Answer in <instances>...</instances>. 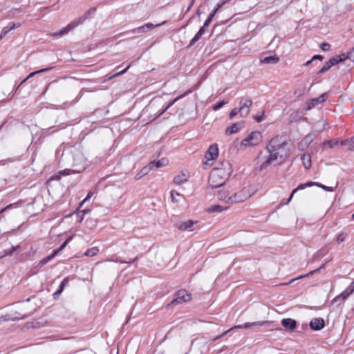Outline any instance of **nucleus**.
Returning <instances> with one entry per match:
<instances>
[{
	"label": "nucleus",
	"mask_w": 354,
	"mask_h": 354,
	"mask_svg": "<svg viewBox=\"0 0 354 354\" xmlns=\"http://www.w3.org/2000/svg\"><path fill=\"white\" fill-rule=\"evenodd\" d=\"M288 142L283 136L278 135L272 138L266 147L268 155L261 160V171L268 168L274 161L279 159L283 162L290 156V151L287 148Z\"/></svg>",
	"instance_id": "nucleus-1"
},
{
	"label": "nucleus",
	"mask_w": 354,
	"mask_h": 354,
	"mask_svg": "<svg viewBox=\"0 0 354 354\" xmlns=\"http://www.w3.org/2000/svg\"><path fill=\"white\" fill-rule=\"evenodd\" d=\"M232 173V168L228 161L222 162V167H216L212 170L208 183L212 188L223 186Z\"/></svg>",
	"instance_id": "nucleus-2"
},
{
	"label": "nucleus",
	"mask_w": 354,
	"mask_h": 354,
	"mask_svg": "<svg viewBox=\"0 0 354 354\" xmlns=\"http://www.w3.org/2000/svg\"><path fill=\"white\" fill-rule=\"evenodd\" d=\"M63 156L65 160H73V172L80 173L85 169L86 159L80 151L75 149L70 153H64Z\"/></svg>",
	"instance_id": "nucleus-3"
},
{
	"label": "nucleus",
	"mask_w": 354,
	"mask_h": 354,
	"mask_svg": "<svg viewBox=\"0 0 354 354\" xmlns=\"http://www.w3.org/2000/svg\"><path fill=\"white\" fill-rule=\"evenodd\" d=\"M252 195L249 187H243L227 198V204L232 205L244 202Z\"/></svg>",
	"instance_id": "nucleus-4"
},
{
	"label": "nucleus",
	"mask_w": 354,
	"mask_h": 354,
	"mask_svg": "<svg viewBox=\"0 0 354 354\" xmlns=\"http://www.w3.org/2000/svg\"><path fill=\"white\" fill-rule=\"evenodd\" d=\"M262 140L261 133L259 131L251 132L245 139L241 142V149H245L249 147L258 145Z\"/></svg>",
	"instance_id": "nucleus-5"
},
{
	"label": "nucleus",
	"mask_w": 354,
	"mask_h": 354,
	"mask_svg": "<svg viewBox=\"0 0 354 354\" xmlns=\"http://www.w3.org/2000/svg\"><path fill=\"white\" fill-rule=\"evenodd\" d=\"M270 324V322L268 321H260V322H252V323H246L244 324L236 325V326H234V327H232L230 329L226 330L225 332L222 333L221 335L216 337L215 338L213 339V340L216 341V340L218 339L220 337L224 336L229 331H230L231 330H233L234 328L248 329V328H250L252 327L267 326V325H269Z\"/></svg>",
	"instance_id": "nucleus-6"
},
{
	"label": "nucleus",
	"mask_w": 354,
	"mask_h": 354,
	"mask_svg": "<svg viewBox=\"0 0 354 354\" xmlns=\"http://www.w3.org/2000/svg\"><path fill=\"white\" fill-rule=\"evenodd\" d=\"M192 299V295L185 290H180L175 293L174 299L168 304L169 306L176 304H182L189 301Z\"/></svg>",
	"instance_id": "nucleus-7"
},
{
	"label": "nucleus",
	"mask_w": 354,
	"mask_h": 354,
	"mask_svg": "<svg viewBox=\"0 0 354 354\" xmlns=\"http://www.w3.org/2000/svg\"><path fill=\"white\" fill-rule=\"evenodd\" d=\"M241 115L246 117L250 113V107L252 105V101L250 98H241L239 102Z\"/></svg>",
	"instance_id": "nucleus-8"
},
{
	"label": "nucleus",
	"mask_w": 354,
	"mask_h": 354,
	"mask_svg": "<svg viewBox=\"0 0 354 354\" xmlns=\"http://www.w3.org/2000/svg\"><path fill=\"white\" fill-rule=\"evenodd\" d=\"M316 136L313 133H309L306 135L302 140L299 142L298 144V149L300 151H304L305 149H306L309 145L314 140Z\"/></svg>",
	"instance_id": "nucleus-9"
},
{
	"label": "nucleus",
	"mask_w": 354,
	"mask_h": 354,
	"mask_svg": "<svg viewBox=\"0 0 354 354\" xmlns=\"http://www.w3.org/2000/svg\"><path fill=\"white\" fill-rule=\"evenodd\" d=\"M198 221L188 220L186 221L179 222L176 224V227L182 231H193L195 229L193 227L194 224H197Z\"/></svg>",
	"instance_id": "nucleus-10"
},
{
	"label": "nucleus",
	"mask_w": 354,
	"mask_h": 354,
	"mask_svg": "<svg viewBox=\"0 0 354 354\" xmlns=\"http://www.w3.org/2000/svg\"><path fill=\"white\" fill-rule=\"evenodd\" d=\"M354 292V283L352 282L346 289L341 294L334 298L333 301H337L339 299L344 301Z\"/></svg>",
	"instance_id": "nucleus-11"
},
{
	"label": "nucleus",
	"mask_w": 354,
	"mask_h": 354,
	"mask_svg": "<svg viewBox=\"0 0 354 354\" xmlns=\"http://www.w3.org/2000/svg\"><path fill=\"white\" fill-rule=\"evenodd\" d=\"M218 155V148L216 144H213L210 145L207 151L205 154V158L207 160H212L216 159Z\"/></svg>",
	"instance_id": "nucleus-12"
},
{
	"label": "nucleus",
	"mask_w": 354,
	"mask_h": 354,
	"mask_svg": "<svg viewBox=\"0 0 354 354\" xmlns=\"http://www.w3.org/2000/svg\"><path fill=\"white\" fill-rule=\"evenodd\" d=\"M325 100H326V93H323L321 95H319L318 97L314 98V99H312V100H309L306 103L307 107H306V109L307 111H309L311 109H313V108L315 107L316 106H317L319 104L324 102Z\"/></svg>",
	"instance_id": "nucleus-13"
},
{
	"label": "nucleus",
	"mask_w": 354,
	"mask_h": 354,
	"mask_svg": "<svg viewBox=\"0 0 354 354\" xmlns=\"http://www.w3.org/2000/svg\"><path fill=\"white\" fill-rule=\"evenodd\" d=\"M310 327L313 330H319L325 326V322L323 318H314L310 322Z\"/></svg>",
	"instance_id": "nucleus-14"
},
{
	"label": "nucleus",
	"mask_w": 354,
	"mask_h": 354,
	"mask_svg": "<svg viewBox=\"0 0 354 354\" xmlns=\"http://www.w3.org/2000/svg\"><path fill=\"white\" fill-rule=\"evenodd\" d=\"M282 326L287 330H293L297 326V322L290 318L283 319L281 320Z\"/></svg>",
	"instance_id": "nucleus-15"
},
{
	"label": "nucleus",
	"mask_w": 354,
	"mask_h": 354,
	"mask_svg": "<svg viewBox=\"0 0 354 354\" xmlns=\"http://www.w3.org/2000/svg\"><path fill=\"white\" fill-rule=\"evenodd\" d=\"M162 24H157L156 25L153 26V24H145V25L136 28L133 30L134 33H142V32H146L149 30H151L153 28L157 27Z\"/></svg>",
	"instance_id": "nucleus-16"
},
{
	"label": "nucleus",
	"mask_w": 354,
	"mask_h": 354,
	"mask_svg": "<svg viewBox=\"0 0 354 354\" xmlns=\"http://www.w3.org/2000/svg\"><path fill=\"white\" fill-rule=\"evenodd\" d=\"M75 27V24H68V25L60 30L58 32H55L52 35L55 37H62L67 33H68L71 30H72Z\"/></svg>",
	"instance_id": "nucleus-17"
},
{
	"label": "nucleus",
	"mask_w": 354,
	"mask_h": 354,
	"mask_svg": "<svg viewBox=\"0 0 354 354\" xmlns=\"http://www.w3.org/2000/svg\"><path fill=\"white\" fill-rule=\"evenodd\" d=\"M314 185V182H312V181H310V182H307L306 183H302V184H300L291 193L286 204L289 203L290 201L292 200V197H293V195L295 194V193H296L298 190H301V189H304L306 187H312Z\"/></svg>",
	"instance_id": "nucleus-18"
},
{
	"label": "nucleus",
	"mask_w": 354,
	"mask_h": 354,
	"mask_svg": "<svg viewBox=\"0 0 354 354\" xmlns=\"http://www.w3.org/2000/svg\"><path fill=\"white\" fill-rule=\"evenodd\" d=\"M230 1V0H221V1L217 4L216 7L214 10L209 14L208 17L205 20V22H211L214 15L220 9L224 4Z\"/></svg>",
	"instance_id": "nucleus-19"
},
{
	"label": "nucleus",
	"mask_w": 354,
	"mask_h": 354,
	"mask_svg": "<svg viewBox=\"0 0 354 354\" xmlns=\"http://www.w3.org/2000/svg\"><path fill=\"white\" fill-rule=\"evenodd\" d=\"M243 127L241 123H234L230 127L226 129L225 133L226 135H231L233 133H236L240 131V129Z\"/></svg>",
	"instance_id": "nucleus-20"
},
{
	"label": "nucleus",
	"mask_w": 354,
	"mask_h": 354,
	"mask_svg": "<svg viewBox=\"0 0 354 354\" xmlns=\"http://www.w3.org/2000/svg\"><path fill=\"white\" fill-rule=\"evenodd\" d=\"M191 91H189L184 93L183 95H181L180 96L176 97L174 98L167 106H165L156 116V118L160 117L161 115H162L170 106H171L174 103H176L178 100L185 96L187 93H190Z\"/></svg>",
	"instance_id": "nucleus-21"
},
{
	"label": "nucleus",
	"mask_w": 354,
	"mask_h": 354,
	"mask_svg": "<svg viewBox=\"0 0 354 354\" xmlns=\"http://www.w3.org/2000/svg\"><path fill=\"white\" fill-rule=\"evenodd\" d=\"M96 9L95 8H91L88 11H86L82 17L79 18L78 22H83L86 20H91L92 19L91 15H93L95 12Z\"/></svg>",
	"instance_id": "nucleus-22"
},
{
	"label": "nucleus",
	"mask_w": 354,
	"mask_h": 354,
	"mask_svg": "<svg viewBox=\"0 0 354 354\" xmlns=\"http://www.w3.org/2000/svg\"><path fill=\"white\" fill-rule=\"evenodd\" d=\"M337 64V61L335 59L330 58L324 66L319 70V73H323L329 70L332 66Z\"/></svg>",
	"instance_id": "nucleus-23"
},
{
	"label": "nucleus",
	"mask_w": 354,
	"mask_h": 354,
	"mask_svg": "<svg viewBox=\"0 0 354 354\" xmlns=\"http://www.w3.org/2000/svg\"><path fill=\"white\" fill-rule=\"evenodd\" d=\"M19 26L17 25L16 24H9L7 26L4 27L0 34V40L4 36H6L10 31H11L12 30H14L15 28H17Z\"/></svg>",
	"instance_id": "nucleus-24"
},
{
	"label": "nucleus",
	"mask_w": 354,
	"mask_h": 354,
	"mask_svg": "<svg viewBox=\"0 0 354 354\" xmlns=\"http://www.w3.org/2000/svg\"><path fill=\"white\" fill-rule=\"evenodd\" d=\"M230 192L227 189H222L218 191L217 197L218 200L224 201L227 203V198H230Z\"/></svg>",
	"instance_id": "nucleus-25"
},
{
	"label": "nucleus",
	"mask_w": 354,
	"mask_h": 354,
	"mask_svg": "<svg viewBox=\"0 0 354 354\" xmlns=\"http://www.w3.org/2000/svg\"><path fill=\"white\" fill-rule=\"evenodd\" d=\"M187 181V176H186V174L182 173L178 176H176L174 178V183L176 184V185H182L185 183H186Z\"/></svg>",
	"instance_id": "nucleus-26"
},
{
	"label": "nucleus",
	"mask_w": 354,
	"mask_h": 354,
	"mask_svg": "<svg viewBox=\"0 0 354 354\" xmlns=\"http://www.w3.org/2000/svg\"><path fill=\"white\" fill-rule=\"evenodd\" d=\"M301 160L306 169H309L311 167V156L309 153H304L301 157Z\"/></svg>",
	"instance_id": "nucleus-27"
},
{
	"label": "nucleus",
	"mask_w": 354,
	"mask_h": 354,
	"mask_svg": "<svg viewBox=\"0 0 354 354\" xmlns=\"http://www.w3.org/2000/svg\"><path fill=\"white\" fill-rule=\"evenodd\" d=\"M69 279L68 277H66L61 282L59 289L54 293V297H57L59 296L63 292L64 287L68 283Z\"/></svg>",
	"instance_id": "nucleus-28"
},
{
	"label": "nucleus",
	"mask_w": 354,
	"mask_h": 354,
	"mask_svg": "<svg viewBox=\"0 0 354 354\" xmlns=\"http://www.w3.org/2000/svg\"><path fill=\"white\" fill-rule=\"evenodd\" d=\"M58 254H59V251H54V252L52 254L47 256L46 257L44 258L43 259H41L39 261V266H41V267L44 266L47 263H48L50 260L54 259Z\"/></svg>",
	"instance_id": "nucleus-29"
},
{
	"label": "nucleus",
	"mask_w": 354,
	"mask_h": 354,
	"mask_svg": "<svg viewBox=\"0 0 354 354\" xmlns=\"http://www.w3.org/2000/svg\"><path fill=\"white\" fill-rule=\"evenodd\" d=\"M229 207H223L220 205H214L207 209V212H222L223 211L227 210Z\"/></svg>",
	"instance_id": "nucleus-30"
},
{
	"label": "nucleus",
	"mask_w": 354,
	"mask_h": 354,
	"mask_svg": "<svg viewBox=\"0 0 354 354\" xmlns=\"http://www.w3.org/2000/svg\"><path fill=\"white\" fill-rule=\"evenodd\" d=\"M52 68H53V67H48V68H43V69H41V70H39V71L30 73L28 75V77L21 82V84H23L24 82H26L27 80L30 79V77H34L35 75L39 74V73H44V72H46V71H48L51 70Z\"/></svg>",
	"instance_id": "nucleus-31"
},
{
	"label": "nucleus",
	"mask_w": 354,
	"mask_h": 354,
	"mask_svg": "<svg viewBox=\"0 0 354 354\" xmlns=\"http://www.w3.org/2000/svg\"><path fill=\"white\" fill-rule=\"evenodd\" d=\"M279 57L276 56H269L263 58V59L261 60V62L265 64H276L279 62Z\"/></svg>",
	"instance_id": "nucleus-32"
},
{
	"label": "nucleus",
	"mask_w": 354,
	"mask_h": 354,
	"mask_svg": "<svg viewBox=\"0 0 354 354\" xmlns=\"http://www.w3.org/2000/svg\"><path fill=\"white\" fill-rule=\"evenodd\" d=\"M99 252V248L97 247H93L91 248H89L87 250L85 253L84 256L86 257H94Z\"/></svg>",
	"instance_id": "nucleus-33"
},
{
	"label": "nucleus",
	"mask_w": 354,
	"mask_h": 354,
	"mask_svg": "<svg viewBox=\"0 0 354 354\" xmlns=\"http://www.w3.org/2000/svg\"><path fill=\"white\" fill-rule=\"evenodd\" d=\"M170 194H171V201L175 203L178 202L179 201L178 198L182 196L181 194H180L178 192H176L175 190H171Z\"/></svg>",
	"instance_id": "nucleus-34"
},
{
	"label": "nucleus",
	"mask_w": 354,
	"mask_h": 354,
	"mask_svg": "<svg viewBox=\"0 0 354 354\" xmlns=\"http://www.w3.org/2000/svg\"><path fill=\"white\" fill-rule=\"evenodd\" d=\"M324 146H327L328 148H333L335 146L339 145L338 140H327L323 142Z\"/></svg>",
	"instance_id": "nucleus-35"
},
{
	"label": "nucleus",
	"mask_w": 354,
	"mask_h": 354,
	"mask_svg": "<svg viewBox=\"0 0 354 354\" xmlns=\"http://www.w3.org/2000/svg\"><path fill=\"white\" fill-rule=\"evenodd\" d=\"M153 165L154 162H150L148 165H147L146 167H143L141 169L140 173L142 175H146L151 169H152V168L153 167Z\"/></svg>",
	"instance_id": "nucleus-36"
},
{
	"label": "nucleus",
	"mask_w": 354,
	"mask_h": 354,
	"mask_svg": "<svg viewBox=\"0 0 354 354\" xmlns=\"http://www.w3.org/2000/svg\"><path fill=\"white\" fill-rule=\"evenodd\" d=\"M23 318H24V316H22V317L15 316V317H8L7 316L1 317H0V324L1 323L2 321L16 320V319H23Z\"/></svg>",
	"instance_id": "nucleus-37"
},
{
	"label": "nucleus",
	"mask_w": 354,
	"mask_h": 354,
	"mask_svg": "<svg viewBox=\"0 0 354 354\" xmlns=\"http://www.w3.org/2000/svg\"><path fill=\"white\" fill-rule=\"evenodd\" d=\"M153 162H154L153 166H155L157 168H159V167H161L167 164V161L165 159H161L156 162L153 161Z\"/></svg>",
	"instance_id": "nucleus-38"
},
{
	"label": "nucleus",
	"mask_w": 354,
	"mask_h": 354,
	"mask_svg": "<svg viewBox=\"0 0 354 354\" xmlns=\"http://www.w3.org/2000/svg\"><path fill=\"white\" fill-rule=\"evenodd\" d=\"M314 185L317 186V187H319L327 192H333V188L332 187H327L324 185H322V184H320L319 183H315L314 182Z\"/></svg>",
	"instance_id": "nucleus-39"
},
{
	"label": "nucleus",
	"mask_w": 354,
	"mask_h": 354,
	"mask_svg": "<svg viewBox=\"0 0 354 354\" xmlns=\"http://www.w3.org/2000/svg\"><path fill=\"white\" fill-rule=\"evenodd\" d=\"M322 268H323V266H322V267H320L319 268H317V269H316V270H315L310 271L309 273L306 274V275H301V276H300V277H297V278H295V279H292V280L289 282V283H291L292 282H293L294 281H295V280H297V279H302V278H304V277H306V276H309V275H310V274H313V273L318 272V271H319L320 269H322Z\"/></svg>",
	"instance_id": "nucleus-40"
},
{
	"label": "nucleus",
	"mask_w": 354,
	"mask_h": 354,
	"mask_svg": "<svg viewBox=\"0 0 354 354\" xmlns=\"http://www.w3.org/2000/svg\"><path fill=\"white\" fill-rule=\"evenodd\" d=\"M225 104H227V102H225L223 100L221 101L218 103L214 104L212 106V109L214 111H217V110L220 109L221 108H222Z\"/></svg>",
	"instance_id": "nucleus-41"
},
{
	"label": "nucleus",
	"mask_w": 354,
	"mask_h": 354,
	"mask_svg": "<svg viewBox=\"0 0 354 354\" xmlns=\"http://www.w3.org/2000/svg\"><path fill=\"white\" fill-rule=\"evenodd\" d=\"M332 58L335 59L337 61V64H338L339 62H343L346 59H347L348 58V55H345L344 54H342V55H339L338 56H336V57H332Z\"/></svg>",
	"instance_id": "nucleus-42"
},
{
	"label": "nucleus",
	"mask_w": 354,
	"mask_h": 354,
	"mask_svg": "<svg viewBox=\"0 0 354 354\" xmlns=\"http://www.w3.org/2000/svg\"><path fill=\"white\" fill-rule=\"evenodd\" d=\"M136 259H137V258H135L132 261H124L120 260L118 258H116L115 259H107L106 261H115V262H119V263H131L132 262H134Z\"/></svg>",
	"instance_id": "nucleus-43"
},
{
	"label": "nucleus",
	"mask_w": 354,
	"mask_h": 354,
	"mask_svg": "<svg viewBox=\"0 0 354 354\" xmlns=\"http://www.w3.org/2000/svg\"><path fill=\"white\" fill-rule=\"evenodd\" d=\"M93 195V192L90 191L88 192L86 197L80 203L79 207H81L83 204L86 202L88 200H89Z\"/></svg>",
	"instance_id": "nucleus-44"
},
{
	"label": "nucleus",
	"mask_w": 354,
	"mask_h": 354,
	"mask_svg": "<svg viewBox=\"0 0 354 354\" xmlns=\"http://www.w3.org/2000/svg\"><path fill=\"white\" fill-rule=\"evenodd\" d=\"M239 113H241V111L239 108H234L233 109L230 113V118L232 119L234 117H235Z\"/></svg>",
	"instance_id": "nucleus-45"
},
{
	"label": "nucleus",
	"mask_w": 354,
	"mask_h": 354,
	"mask_svg": "<svg viewBox=\"0 0 354 354\" xmlns=\"http://www.w3.org/2000/svg\"><path fill=\"white\" fill-rule=\"evenodd\" d=\"M346 237V234L344 233H340L338 234L337 237V241L339 243H342L344 241Z\"/></svg>",
	"instance_id": "nucleus-46"
},
{
	"label": "nucleus",
	"mask_w": 354,
	"mask_h": 354,
	"mask_svg": "<svg viewBox=\"0 0 354 354\" xmlns=\"http://www.w3.org/2000/svg\"><path fill=\"white\" fill-rule=\"evenodd\" d=\"M348 147L349 150L354 151V136L348 139Z\"/></svg>",
	"instance_id": "nucleus-47"
},
{
	"label": "nucleus",
	"mask_w": 354,
	"mask_h": 354,
	"mask_svg": "<svg viewBox=\"0 0 354 354\" xmlns=\"http://www.w3.org/2000/svg\"><path fill=\"white\" fill-rule=\"evenodd\" d=\"M201 36L202 35L201 34V32H198L192 39L190 45H193L196 41H198L201 38Z\"/></svg>",
	"instance_id": "nucleus-48"
},
{
	"label": "nucleus",
	"mask_w": 354,
	"mask_h": 354,
	"mask_svg": "<svg viewBox=\"0 0 354 354\" xmlns=\"http://www.w3.org/2000/svg\"><path fill=\"white\" fill-rule=\"evenodd\" d=\"M131 65H129L126 68H124V70L122 71H117L114 75H113L111 77H115V76H118V75H122L124 73H125L128 69L130 68Z\"/></svg>",
	"instance_id": "nucleus-49"
},
{
	"label": "nucleus",
	"mask_w": 354,
	"mask_h": 354,
	"mask_svg": "<svg viewBox=\"0 0 354 354\" xmlns=\"http://www.w3.org/2000/svg\"><path fill=\"white\" fill-rule=\"evenodd\" d=\"M330 45L328 43H323L322 45H321V48L323 50L326 51V50H328L330 49Z\"/></svg>",
	"instance_id": "nucleus-50"
},
{
	"label": "nucleus",
	"mask_w": 354,
	"mask_h": 354,
	"mask_svg": "<svg viewBox=\"0 0 354 354\" xmlns=\"http://www.w3.org/2000/svg\"><path fill=\"white\" fill-rule=\"evenodd\" d=\"M71 240V238L68 239L66 241H65L62 246L59 248V249L57 250L56 251H59V253L66 246V245L68 243L69 241Z\"/></svg>",
	"instance_id": "nucleus-51"
},
{
	"label": "nucleus",
	"mask_w": 354,
	"mask_h": 354,
	"mask_svg": "<svg viewBox=\"0 0 354 354\" xmlns=\"http://www.w3.org/2000/svg\"><path fill=\"white\" fill-rule=\"evenodd\" d=\"M348 59L354 62V48L348 53Z\"/></svg>",
	"instance_id": "nucleus-52"
},
{
	"label": "nucleus",
	"mask_w": 354,
	"mask_h": 354,
	"mask_svg": "<svg viewBox=\"0 0 354 354\" xmlns=\"http://www.w3.org/2000/svg\"><path fill=\"white\" fill-rule=\"evenodd\" d=\"M12 250H4L3 252V253L1 254L2 256H3V258L6 257V256H11L12 254Z\"/></svg>",
	"instance_id": "nucleus-53"
},
{
	"label": "nucleus",
	"mask_w": 354,
	"mask_h": 354,
	"mask_svg": "<svg viewBox=\"0 0 354 354\" xmlns=\"http://www.w3.org/2000/svg\"><path fill=\"white\" fill-rule=\"evenodd\" d=\"M263 113L261 115H256V116H254V118L258 122H260L263 120Z\"/></svg>",
	"instance_id": "nucleus-54"
},
{
	"label": "nucleus",
	"mask_w": 354,
	"mask_h": 354,
	"mask_svg": "<svg viewBox=\"0 0 354 354\" xmlns=\"http://www.w3.org/2000/svg\"><path fill=\"white\" fill-rule=\"evenodd\" d=\"M209 24H204V26L201 28V29L198 30V32H201V35H203L205 32V27L208 26Z\"/></svg>",
	"instance_id": "nucleus-55"
},
{
	"label": "nucleus",
	"mask_w": 354,
	"mask_h": 354,
	"mask_svg": "<svg viewBox=\"0 0 354 354\" xmlns=\"http://www.w3.org/2000/svg\"><path fill=\"white\" fill-rule=\"evenodd\" d=\"M316 59H319V60H322L323 59V57L322 55H315L312 58V60H316Z\"/></svg>",
	"instance_id": "nucleus-56"
},
{
	"label": "nucleus",
	"mask_w": 354,
	"mask_h": 354,
	"mask_svg": "<svg viewBox=\"0 0 354 354\" xmlns=\"http://www.w3.org/2000/svg\"><path fill=\"white\" fill-rule=\"evenodd\" d=\"M348 139L342 140L340 142L339 141V144H340L341 145H348Z\"/></svg>",
	"instance_id": "nucleus-57"
},
{
	"label": "nucleus",
	"mask_w": 354,
	"mask_h": 354,
	"mask_svg": "<svg viewBox=\"0 0 354 354\" xmlns=\"http://www.w3.org/2000/svg\"><path fill=\"white\" fill-rule=\"evenodd\" d=\"M12 206V205H9L8 206H6V207L3 208L1 211H0V213L4 212L6 209L10 208V207Z\"/></svg>",
	"instance_id": "nucleus-58"
},
{
	"label": "nucleus",
	"mask_w": 354,
	"mask_h": 354,
	"mask_svg": "<svg viewBox=\"0 0 354 354\" xmlns=\"http://www.w3.org/2000/svg\"><path fill=\"white\" fill-rule=\"evenodd\" d=\"M19 245L13 246V247L12 248V250H11L12 251V252H14L15 250H17V249H19Z\"/></svg>",
	"instance_id": "nucleus-59"
},
{
	"label": "nucleus",
	"mask_w": 354,
	"mask_h": 354,
	"mask_svg": "<svg viewBox=\"0 0 354 354\" xmlns=\"http://www.w3.org/2000/svg\"><path fill=\"white\" fill-rule=\"evenodd\" d=\"M88 212H89V209H84L82 210V213L83 214H87Z\"/></svg>",
	"instance_id": "nucleus-60"
},
{
	"label": "nucleus",
	"mask_w": 354,
	"mask_h": 354,
	"mask_svg": "<svg viewBox=\"0 0 354 354\" xmlns=\"http://www.w3.org/2000/svg\"><path fill=\"white\" fill-rule=\"evenodd\" d=\"M312 62H313V60H312V59L308 62H306L304 65L305 66H308Z\"/></svg>",
	"instance_id": "nucleus-61"
},
{
	"label": "nucleus",
	"mask_w": 354,
	"mask_h": 354,
	"mask_svg": "<svg viewBox=\"0 0 354 354\" xmlns=\"http://www.w3.org/2000/svg\"><path fill=\"white\" fill-rule=\"evenodd\" d=\"M194 1L195 0H192L191 1V2L189 3V6L188 8H190L192 6V5L194 4Z\"/></svg>",
	"instance_id": "nucleus-62"
},
{
	"label": "nucleus",
	"mask_w": 354,
	"mask_h": 354,
	"mask_svg": "<svg viewBox=\"0 0 354 354\" xmlns=\"http://www.w3.org/2000/svg\"><path fill=\"white\" fill-rule=\"evenodd\" d=\"M194 1L195 0H192L191 1V2L189 3V6L188 8H190L192 6V5L194 4Z\"/></svg>",
	"instance_id": "nucleus-63"
},
{
	"label": "nucleus",
	"mask_w": 354,
	"mask_h": 354,
	"mask_svg": "<svg viewBox=\"0 0 354 354\" xmlns=\"http://www.w3.org/2000/svg\"><path fill=\"white\" fill-rule=\"evenodd\" d=\"M63 174H69V173L66 172V170H64Z\"/></svg>",
	"instance_id": "nucleus-64"
}]
</instances>
